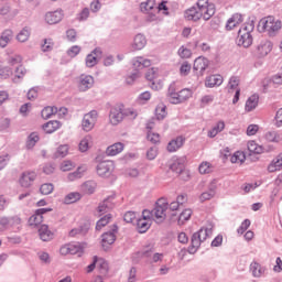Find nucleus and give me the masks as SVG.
<instances>
[{"label": "nucleus", "instance_id": "nucleus-26", "mask_svg": "<svg viewBox=\"0 0 282 282\" xmlns=\"http://www.w3.org/2000/svg\"><path fill=\"white\" fill-rule=\"evenodd\" d=\"M247 149L250 153H253L254 155H261V153H265L267 150L263 145H259L257 141L251 140L247 143Z\"/></svg>", "mask_w": 282, "mask_h": 282}, {"label": "nucleus", "instance_id": "nucleus-44", "mask_svg": "<svg viewBox=\"0 0 282 282\" xmlns=\"http://www.w3.org/2000/svg\"><path fill=\"white\" fill-rule=\"evenodd\" d=\"M198 172L200 175H208V173H213V164L208 161H204L198 166Z\"/></svg>", "mask_w": 282, "mask_h": 282}, {"label": "nucleus", "instance_id": "nucleus-25", "mask_svg": "<svg viewBox=\"0 0 282 282\" xmlns=\"http://www.w3.org/2000/svg\"><path fill=\"white\" fill-rule=\"evenodd\" d=\"M184 18L187 21H199L202 19V13H199L198 7H192L184 12Z\"/></svg>", "mask_w": 282, "mask_h": 282}, {"label": "nucleus", "instance_id": "nucleus-22", "mask_svg": "<svg viewBox=\"0 0 282 282\" xmlns=\"http://www.w3.org/2000/svg\"><path fill=\"white\" fill-rule=\"evenodd\" d=\"M95 263H97V270L99 274L102 276H107V274H109V262H107V260L95 256Z\"/></svg>", "mask_w": 282, "mask_h": 282}, {"label": "nucleus", "instance_id": "nucleus-19", "mask_svg": "<svg viewBox=\"0 0 282 282\" xmlns=\"http://www.w3.org/2000/svg\"><path fill=\"white\" fill-rule=\"evenodd\" d=\"M102 51L95 48L90 54L86 56V67H96L98 65V58H101Z\"/></svg>", "mask_w": 282, "mask_h": 282}, {"label": "nucleus", "instance_id": "nucleus-1", "mask_svg": "<svg viewBox=\"0 0 282 282\" xmlns=\"http://www.w3.org/2000/svg\"><path fill=\"white\" fill-rule=\"evenodd\" d=\"M150 213L151 217H153L156 224H162L164 219L175 221V218L177 217V202H172L169 204L166 198H159L154 209Z\"/></svg>", "mask_w": 282, "mask_h": 282}, {"label": "nucleus", "instance_id": "nucleus-53", "mask_svg": "<svg viewBox=\"0 0 282 282\" xmlns=\"http://www.w3.org/2000/svg\"><path fill=\"white\" fill-rule=\"evenodd\" d=\"M30 39V29L24 28L20 31V33L17 35V40L20 43H25Z\"/></svg>", "mask_w": 282, "mask_h": 282}, {"label": "nucleus", "instance_id": "nucleus-6", "mask_svg": "<svg viewBox=\"0 0 282 282\" xmlns=\"http://www.w3.org/2000/svg\"><path fill=\"white\" fill-rule=\"evenodd\" d=\"M196 6L198 8L200 19H204V21H210V19L215 17L216 9L213 2H209L208 0H198Z\"/></svg>", "mask_w": 282, "mask_h": 282}, {"label": "nucleus", "instance_id": "nucleus-29", "mask_svg": "<svg viewBox=\"0 0 282 282\" xmlns=\"http://www.w3.org/2000/svg\"><path fill=\"white\" fill-rule=\"evenodd\" d=\"M113 197H109L105 199L99 206L97 207L98 215H105L106 213H109L111 208H113Z\"/></svg>", "mask_w": 282, "mask_h": 282}, {"label": "nucleus", "instance_id": "nucleus-57", "mask_svg": "<svg viewBox=\"0 0 282 282\" xmlns=\"http://www.w3.org/2000/svg\"><path fill=\"white\" fill-rule=\"evenodd\" d=\"M191 69H193L191 64L188 62H185L180 67V75L181 76H188V74H191Z\"/></svg>", "mask_w": 282, "mask_h": 282}, {"label": "nucleus", "instance_id": "nucleus-46", "mask_svg": "<svg viewBox=\"0 0 282 282\" xmlns=\"http://www.w3.org/2000/svg\"><path fill=\"white\" fill-rule=\"evenodd\" d=\"M80 197V193L78 192L69 193L65 196L64 204H76V202H78Z\"/></svg>", "mask_w": 282, "mask_h": 282}, {"label": "nucleus", "instance_id": "nucleus-9", "mask_svg": "<svg viewBox=\"0 0 282 282\" xmlns=\"http://www.w3.org/2000/svg\"><path fill=\"white\" fill-rule=\"evenodd\" d=\"M151 212L149 209L142 212V217L137 221V230L139 232H147V230L151 228Z\"/></svg>", "mask_w": 282, "mask_h": 282}, {"label": "nucleus", "instance_id": "nucleus-54", "mask_svg": "<svg viewBox=\"0 0 282 282\" xmlns=\"http://www.w3.org/2000/svg\"><path fill=\"white\" fill-rule=\"evenodd\" d=\"M83 191L84 193H88L89 195H91V193L96 191V182L88 181L84 183Z\"/></svg>", "mask_w": 282, "mask_h": 282}, {"label": "nucleus", "instance_id": "nucleus-5", "mask_svg": "<svg viewBox=\"0 0 282 282\" xmlns=\"http://www.w3.org/2000/svg\"><path fill=\"white\" fill-rule=\"evenodd\" d=\"M145 78L151 83V89H154V91H160V89L164 87V76L160 68L152 67L149 69L145 74Z\"/></svg>", "mask_w": 282, "mask_h": 282}, {"label": "nucleus", "instance_id": "nucleus-13", "mask_svg": "<svg viewBox=\"0 0 282 282\" xmlns=\"http://www.w3.org/2000/svg\"><path fill=\"white\" fill-rule=\"evenodd\" d=\"M124 120L123 107L116 106L112 107L109 113V122L113 126L120 124Z\"/></svg>", "mask_w": 282, "mask_h": 282}, {"label": "nucleus", "instance_id": "nucleus-2", "mask_svg": "<svg viewBox=\"0 0 282 282\" xmlns=\"http://www.w3.org/2000/svg\"><path fill=\"white\" fill-rule=\"evenodd\" d=\"M252 32H254V22H246L238 31L237 43L242 47H250L252 45Z\"/></svg>", "mask_w": 282, "mask_h": 282}, {"label": "nucleus", "instance_id": "nucleus-62", "mask_svg": "<svg viewBox=\"0 0 282 282\" xmlns=\"http://www.w3.org/2000/svg\"><path fill=\"white\" fill-rule=\"evenodd\" d=\"M158 12H162L165 17H169V1H162L156 7Z\"/></svg>", "mask_w": 282, "mask_h": 282}, {"label": "nucleus", "instance_id": "nucleus-33", "mask_svg": "<svg viewBox=\"0 0 282 282\" xmlns=\"http://www.w3.org/2000/svg\"><path fill=\"white\" fill-rule=\"evenodd\" d=\"M91 141H93L91 134L85 135V137L79 141L78 150H79L82 153H87V151H89V148L91 147Z\"/></svg>", "mask_w": 282, "mask_h": 282}, {"label": "nucleus", "instance_id": "nucleus-61", "mask_svg": "<svg viewBox=\"0 0 282 282\" xmlns=\"http://www.w3.org/2000/svg\"><path fill=\"white\" fill-rule=\"evenodd\" d=\"M147 138H148L149 142H152V144L160 143V133H155L153 131H148Z\"/></svg>", "mask_w": 282, "mask_h": 282}, {"label": "nucleus", "instance_id": "nucleus-38", "mask_svg": "<svg viewBox=\"0 0 282 282\" xmlns=\"http://www.w3.org/2000/svg\"><path fill=\"white\" fill-rule=\"evenodd\" d=\"M230 162L231 164H238L241 166L243 162H246V153L243 151H236L231 156H230Z\"/></svg>", "mask_w": 282, "mask_h": 282}, {"label": "nucleus", "instance_id": "nucleus-12", "mask_svg": "<svg viewBox=\"0 0 282 282\" xmlns=\"http://www.w3.org/2000/svg\"><path fill=\"white\" fill-rule=\"evenodd\" d=\"M116 232H118V226L113 225L111 231L105 232L101 236V246L104 250H107L109 246L116 243Z\"/></svg>", "mask_w": 282, "mask_h": 282}, {"label": "nucleus", "instance_id": "nucleus-23", "mask_svg": "<svg viewBox=\"0 0 282 282\" xmlns=\"http://www.w3.org/2000/svg\"><path fill=\"white\" fill-rule=\"evenodd\" d=\"M210 65V61L204 56H199L194 61V69L195 72H206L208 66Z\"/></svg>", "mask_w": 282, "mask_h": 282}, {"label": "nucleus", "instance_id": "nucleus-60", "mask_svg": "<svg viewBox=\"0 0 282 282\" xmlns=\"http://www.w3.org/2000/svg\"><path fill=\"white\" fill-rule=\"evenodd\" d=\"M239 83H241V80L239 79L238 76L230 77L229 83H228L229 89H236V91H237V89H239L238 88L239 87Z\"/></svg>", "mask_w": 282, "mask_h": 282}, {"label": "nucleus", "instance_id": "nucleus-20", "mask_svg": "<svg viewBox=\"0 0 282 282\" xmlns=\"http://www.w3.org/2000/svg\"><path fill=\"white\" fill-rule=\"evenodd\" d=\"M268 173H279L282 171V152L279 153L267 166Z\"/></svg>", "mask_w": 282, "mask_h": 282}, {"label": "nucleus", "instance_id": "nucleus-7", "mask_svg": "<svg viewBox=\"0 0 282 282\" xmlns=\"http://www.w3.org/2000/svg\"><path fill=\"white\" fill-rule=\"evenodd\" d=\"M98 121V112L96 110H91L90 112L86 113L82 120V129L86 133L93 131L96 127V122Z\"/></svg>", "mask_w": 282, "mask_h": 282}, {"label": "nucleus", "instance_id": "nucleus-31", "mask_svg": "<svg viewBox=\"0 0 282 282\" xmlns=\"http://www.w3.org/2000/svg\"><path fill=\"white\" fill-rule=\"evenodd\" d=\"M124 151V144L117 142L113 143L112 145H109L106 150L107 155L115 156L119 155V153H122Z\"/></svg>", "mask_w": 282, "mask_h": 282}, {"label": "nucleus", "instance_id": "nucleus-21", "mask_svg": "<svg viewBox=\"0 0 282 282\" xmlns=\"http://www.w3.org/2000/svg\"><path fill=\"white\" fill-rule=\"evenodd\" d=\"M241 23H243V15L235 13L227 20L226 30H235V28L241 25Z\"/></svg>", "mask_w": 282, "mask_h": 282}, {"label": "nucleus", "instance_id": "nucleus-55", "mask_svg": "<svg viewBox=\"0 0 282 282\" xmlns=\"http://www.w3.org/2000/svg\"><path fill=\"white\" fill-rule=\"evenodd\" d=\"M178 56L181 58H191V56H193V51L186 46H181L178 50Z\"/></svg>", "mask_w": 282, "mask_h": 282}, {"label": "nucleus", "instance_id": "nucleus-8", "mask_svg": "<svg viewBox=\"0 0 282 282\" xmlns=\"http://www.w3.org/2000/svg\"><path fill=\"white\" fill-rule=\"evenodd\" d=\"M155 6V0H147L140 3V11L143 14H148V21H158V15L153 13Z\"/></svg>", "mask_w": 282, "mask_h": 282}, {"label": "nucleus", "instance_id": "nucleus-15", "mask_svg": "<svg viewBox=\"0 0 282 282\" xmlns=\"http://www.w3.org/2000/svg\"><path fill=\"white\" fill-rule=\"evenodd\" d=\"M45 213H52V208L36 209L34 215L29 218V226H40V224H43V215Z\"/></svg>", "mask_w": 282, "mask_h": 282}, {"label": "nucleus", "instance_id": "nucleus-39", "mask_svg": "<svg viewBox=\"0 0 282 282\" xmlns=\"http://www.w3.org/2000/svg\"><path fill=\"white\" fill-rule=\"evenodd\" d=\"M215 195H217L215 188H209L198 196V200L200 204H204V202H210V199H214Z\"/></svg>", "mask_w": 282, "mask_h": 282}, {"label": "nucleus", "instance_id": "nucleus-16", "mask_svg": "<svg viewBox=\"0 0 282 282\" xmlns=\"http://www.w3.org/2000/svg\"><path fill=\"white\" fill-rule=\"evenodd\" d=\"M20 63L21 62L14 57L9 61V66H6L0 62V76L2 78H10V76H12V67H17Z\"/></svg>", "mask_w": 282, "mask_h": 282}, {"label": "nucleus", "instance_id": "nucleus-59", "mask_svg": "<svg viewBox=\"0 0 282 282\" xmlns=\"http://www.w3.org/2000/svg\"><path fill=\"white\" fill-rule=\"evenodd\" d=\"M250 225H251L250 219H245L237 229L238 235H243V232H246V230L250 228Z\"/></svg>", "mask_w": 282, "mask_h": 282}, {"label": "nucleus", "instance_id": "nucleus-45", "mask_svg": "<svg viewBox=\"0 0 282 282\" xmlns=\"http://www.w3.org/2000/svg\"><path fill=\"white\" fill-rule=\"evenodd\" d=\"M55 113H58V108L47 106L42 110V118H44V120H47L52 118V116H54Z\"/></svg>", "mask_w": 282, "mask_h": 282}, {"label": "nucleus", "instance_id": "nucleus-4", "mask_svg": "<svg viewBox=\"0 0 282 282\" xmlns=\"http://www.w3.org/2000/svg\"><path fill=\"white\" fill-rule=\"evenodd\" d=\"M259 28H262V30H264V32H268L270 36H274V34L279 32V30H281L282 22L280 20H276V18L269 15L260 20Z\"/></svg>", "mask_w": 282, "mask_h": 282}, {"label": "nucleus", "instance_id": "nucleus-49", "mask_svg": "<svg viewBox=\"0 0 282 282\" xmlns=\"http://www.w3.org/2000/svg\"><path fill=\"white\" fill-rule=\"evenodd\" d=\"M41 195H52L54 193V184L52 183H44L40 186Z\"/></svg>", "mask_w": 282, "mask_h": 282}, {"label": "nucleus", "instance_id": "nucleus-42", "mask_svg": "<svg viewBox=\"0 0 282 282\" xmlns=\"http://www.w3.org/2000/svg\"><path fill=\"white\" fill-rule=\"evenodd\" d=\"M250 272L252 274V276H256L257 279H259V276H263V267H261V264H259L258 262H252L250 264Z\"/></svg>", "mask_w": 282, "mask_h": 282}, {"label": "nucleus", "instance_id": "nucleus-40", "mask_svg": "<svg viewBox=\"0 0 282 282\" xmlns=\"http://www.w3.org/2000/svg\"><path fill=\"white\" fill-rule=\"evenodd\" d=\"M191 217H193V209L187 208L184 209L180 216H178V226H184V224H186V221L191 220Z\"/></svg>", "mask_w": 282, "mask_h": 282}, {"label": "nucleus", "instance_id": "nucleus-32", "mask_svg": "<svg viewBox=\"0 0 282 282\" xmlns=\"http://www.w3.org/2000/svg\"><path fill=\"white\" fill-rule=\"evenodd\" d=\"M257 107H259V97L257 95H251L246 101L245 110L248 112L254 111Z\"/></svg>", "mask_w": 282, "mask_h": 282}, {"label": "nucleus", "instance_id": "nucleus-14", "mask_svg": "<svg viewBox=\"0 0 282 282\" xmlns=\"http://www.w3.org/2000/svg\"><path fill=\"white\" fill-rule=\"evenodd\" d=\"M115 165L112 161H102L97 165V175L99 177H109L113 173Z\"/></svg>", "mask_w": 282, "mask_h": 282}, {"label": "nucleus", "instance_id": "nucleus-58", "mask_svg": "<svg viewBox=\"0 0 282 282\" xmlns=\"http://www.w3.org/2000/svg\"><path fill=\"white\" fill-rule=\"evenodd\" d=\"M130 118L131 120H135L138 118V111L133 108H123V117Z\"/></svg>", "mask_w": 282, "mask_h": 282}, {"label": "nucleus", "instance_id": "nucleus-3", "mask_svg": "<svg viewBox=\"0 0 282 282\" xmlns=\"http://www.w3.org/2000/svg\"><path fill=\"white\" fill-rule=\"evenodd\" d=\"M210 235H212L210 229L205 228V227L200 228L197 232L193 234L192 242L188 248V253L195 254V252H197V250L202 246V242L206 241V239H208V237H210Z\"/></svg>", "mask_w": 282, "mask_h": 282}, {"label": "nucleus", "instance_id": "nucleus-63", "mask_svg": "<svg viewBox=\"0 0 282 282\" xmlns=\"http://www.w3.org/2000/svg\"><path fill=\"white\" fill-rule=\"evenodd\" d=\"M77 21H87L89 19V9L84 8L78 14H77Z\"/></svg>", "mask_w": 282, "mask_h": 282}, {"label": "nucleus", "instance_id": "nucleus-28", "mask_svg": "<svg viewBox=\"0 0 282 282\" xmlns=\"http://www.w3.org/2000/svg\"><path fill=\"white\" fill-rule=\"evenodd\" d=\"M39 236L42 241H52L54 239V232L50 230L47 225H42L39 229Z\"/></svg>", "mask_w": 282, "mask_h": 282}, {"label": "nucleus", "instance_id": "nucleus-43", "mask_svg": "<svg viewBox=\"0 0 282 282\" xmlns=\"http://www.w3.org/2000/svg\"><path fill=\"white\" fill-rule=\"evenodd\" d=\"M10 41H12V30H6L0 37V47H8Z\"/></svg>", "mask_w": 282, "mask_h": 282}, {"label": "nucleus", "instance_id": "nucleus-11", "mask_svg": "<svg viewBox=\"0 0 282 282\" xmlns=\"http://www.w3.org/2000/svg\"><path fill=\"white\" fill-rule=\"evenodd\" d=\"M83 250H85V245L68 243L61 247L59 253L63 257H67V254H80Z\"/></svg>", "mask_w": 282, "mask_h": 282}, {"label": "nucleus", "instance_id": "nucleus-37", "mask_svg": "<svg viewBox=\"0 0 282 282\" xmlns=\"http://www.w3.org/2000/svg\"><path fill=\"white\" fill-rule=\"evenodd\" d=\"M61 127H63V124H61L59 121L51 120L43 126V130L45 133H54V131H58Z\"/></svg>", "mask_w": 282, "mask_h": 282}, {"label": "nucleus", "instance_id": "nucleus-30", "mask_svg": "<svg viewBox=\"0 0 282 282\" xmlns=\"http://www.w3.org/2000/svg\"><path fill=\"white\" fill-rule=\"evenodd\" d=\"M147 47V37L143 34H137L132 42V50L140 51Z\"/></svg>", "mask_w": 282, "mask_h": 282}, {"label": "nucleus", "instance_id": "nucleus-34", "mask_svg": "<svg viewBox=\"0 0 282 282\" xmlns=\"http://www.w3.org/2000/svg\"><path fill=\"white\" fill-rule=\"evenodd\" d=\"M167 100L172 105H177V84L172 83L167 89Z\"/></svg>", "mask_w": 282, "mask_h": 282}, {"label": "nucleus", "instance_id": "nucleus-27", "mask_svg": "<svg viewBox=\"0 0 282 282\" xmlns=\"http://www.w3.org/2000/svg\"><path fill=\"white\" fill-rule=\"evenodd\" d=\"M224 83V77L221 75H210L205 79V87H219Z\"/></svg>", "mask_w": 282, "mask_h": 282}, {"label": "nucleus", "instance_id": "nucleus-41", "mask_svg": "<svg viewBox=\"0 0 282 282\" xmlns=\"http://www.w3.org/2000/svg\"><path fill=\"white\" fill-rule=\"evenodd\" d=\"M226 129V123L224 121H219L208 131V138H215L218 133H221Z\"/></svg>", "mask_w": 282, "mask_h": 282}, {"label": "nucleus", "instance_id": "nucleus-48", "mask_svg": "<svg viewBox=\"0 0 282 282\" xmlns=\"http://www.w3.org/2000/svg\"><path fill=\"white\" fill-rule=\"evenodd\" d=\"M87 171V166H79L76 172L68 174L69 182H74V180H79V177H83V173Z\"/></svg>", "mask_w": 282, "mask_h": 282}, {"label": "nucleus", "instance_id": "nucleus-10", "mask_svg": "<svg viewBox=\"0 0 282 282\" xmlns=\"http://www.w3.org/2000/svg\"><path fill=\"white\" fill-rule=\"evenodd\" d=\"M36 172L34 171H25L20 175L19 184L22 188H30L36 182Z\"/></svg>", "mask_w": 282, "mask_h": 282}, {"label": "nucleus", "instance_id": "nucleus-50", "mask_svg": "<svg viewBox=\"0 0 282 282\" xmlns=\"http://www.w3.org/2000/svg\"><path fill=\"white\" fill-rule=\"evenodd\" d=\"M193 96V90L185 88L178 93V102H186Z\"/></svg>", "mask_w": 282, "mask_h": 282}, {"label": "nucleus", "instance_id": "nucleus-24", "mask_svg": "<svg viewBox=\"0 0 282 282\" xmlns=\"http://www.w3.org/2000/svg\"><path fill=\"white\" fill-rule=\"evenodd\" d=\"M264 140L265 142H271L273 144H279L282 142V133L279 131H268L264 133Z\"/></svg>", "mask_w": 282, "mask_h": 282}, {"label": "nucleus", "instance_id": "nucleus-52", "mask_svg": "<svg viewBox=\"0 0 282 282\" xmlns=\"http://www.w3.org/2000/svg\"><path fill=\"white\" fill-rule=\"evenodd\" d=\"M155 116L159 120H164L166 118V106L160 104L155 109Z\"/></svg>", "mask_w": 282, "mask_h": 282}, {"label": "nucleus", "instance_id": "nucleus-64", "mask_svg": "<svg viewBox=\"0 0 282 282\" xmlns=\"http://www.w3.org/2000/svg\"><path fill=\"white\" fill-rule=\"evenodd\" d=\"M17 69H15V78H23L25 74H28V70L23 67V65L17 64Z\"/></svg>", "mask_w": 282, "mask_h": 282}, {"label": "nucleus", "instance_id": "nucleus-35", "mask_svg": "<svg viewBox=\"0 0 282 282\" xmlns=\"http://www.w3.org/2000/svg\"><path fill=\"white\" fill-rule=\"evenodd\" d=\"M134 69H144V67H151V59L147 57H135L133 59Z\"/></svg>", "mask_w": 282, "mask_h": 282}, {"label": "nucleus", "instance_id": "nucleus-47", "mask_svg": "<svg viewBox=\"0 0 282 282\" xmlns=\"http://www.w3.org/2000/svg\"><path fill=\"white\" fill-rule=\"evenodd\" d=\"M112 219L111 214H107L106 216L101 217L96 225V230H102L105 226H107Z\"/></svg>", "mask_w": 282, "mask_h": 282}, {"label": "nucleus", "instance_id": "nucleus-17", "mask_svg": "<svg viewBox=\"0 0 282 282\" xmlns=\"http://www.w3.org/2000/svg\"><path fill=\"white\" fill-rule=\"evenodd\" d=\"M94 87V77L90 75H80L78 80L79 91H87Z\"/></svg>", "mask_w": 282, "mask_h": 282}, {"label": "nucleus", "instance_id": "nucleus-51", "mask_svg": "<svg viewBox=\"0 0 282 282\" xmlns=\"http://www.w3.org/2000/svg\"><path fill=\"white\" fill-rule=\"evenodd\" d=\"M41 50H42V52H52V50H54V40L45 39L41 43Z\"/></svg>", "mask_w": 282, "mask_h": 282}, {"label": "nucleus", "instance_id": "nucleus-36", "mask_svg": "<svg viewBox=\"0 0 282 282\" xmlns=\"http://www.w3.org/2000/svg\"><path fill=\"white\" fill-rule=\"evenodd\" d=\"M271 52H272V42L264 41L260 45H258L259 56H268Z\"/></svg>", "mask_w": 282, "mask_h": 282}, {"label": "nucleus", "instance_id": "nucleus-18", "mask_svg": "<svg viewBox=\"0 0 282 282\" xmlns=\"http://www.w3.org/2000/svg\"><path fill=\"white\" fill-rule=\"evenodd\" d=\"M45 21L48 25H56V23H61V21H63V11L56 10L47 12L45 14Z\"/></svg>", "mask_w": 282, "mask_h": 282}, {"label": "nucleus", "instance_id": "nucleus-56", "mask_svg": "<svg viewBox=\"0 0 282 282\" xmlns=\"http://www.w3.org/2000/svg\"><path fill=\"white\" fill-rule=\"evenodd\" d=\"M39 141V134L36 132H32L29 135L28 142H26V147L28 149H32V147H34Z\"/></svg>", "mask_w": 282, "mask_h": 282}]
</instances>
